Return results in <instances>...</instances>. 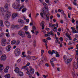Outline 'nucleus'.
I'll list each match as a JSON object with an SVG mask.
<instances>
[{
    "label": "nucleus",
    "mask_w": 78,
    "mask_h": 78,
    "mask_svg": "<svg viewBox=\"0 0 78 78\" xmlns=\"http://www.w3.org/2000/svg\"><path fill=\"white\" fill-rule=\"evenodd\" d=\"M0 10L1 12L4 11L5 12H6V16L5 17V18H6V20H8L9 18V17H11V12L9 11H8V4H5L3 9V7H1Z\"/></svg>",
    "instance_id": "obj_1"
},
{
    "label": "nucleus",
    "mask_w": 78,
    "mask_h": 78,
    "mask_svg": "<svg viewBox=\"0 0 78 78\" xmlns=\"http://www.w3.org/2000/svg\"><path fill=\"white\" fill-rule=\"evenodd\" d=\"M25 34H26L27 37H28V38L30 39V38L31 37V36L30 34L28 32L25 31V32L21 30L19 31L18 32L19 35L21 36L22 38H23L24 37H25Z\"/></svg>",
    "instance_id": "obj_2"
},
{
    "label": "nucleus",
    "mask_w": 78,
    "mask_h": 78,
    "mask_svg": "<svg viewBox=\"0 0 78 78\" xmlns=\"http://www.w3.org/2000/svg\"><path fill=\"white\" fill-rule=\"evenodd\" d=\"M43 5L45 9H42V12L40 13V15L42 18L44 17V15H45L46 13H47L48 12V7L47 4L45 3H43Z\"/></svg>",
    "instance_id": "obj_3"
},
{
    "label": "nucleus",
    "mask_w": 78,
    "mask_h": 78,
    "mask_svg": "<svg viewBox=\"0 0 78 78\" xmlns=\"http://www.w3.org/2000/svg\"><path fill=\"white\" fill-rule=\"evenodd\" d=\"M12 7L13 8H14V9H19L18 11H19L24 7V5H22L21 6H20V4L17 5L15 3H14L12 4Z\"/></svg>",
    "instance_id": "obj_4"
},
{
    "label": "nucleus",
    "mask_w": 78,
    "mask_h": 78,
    "mask_svg": "<svg viewBox=\"0 0 78 78\" xmlns=\"http://www.w3.org/2000/svg\"><path fill=\"white\" fill-rule=\"evenodd\" d=\"M21 54L20 50L19 48H16L15 50V55L16 56H19Z\"/></svg>",
    "instance_id": "obj_5"
},
{
    "label": "nucleus",
    "mask_w": 78,
    "mask_h": 78,
    "mask_svg": "<svg viewBox=\"0 0 78 78\" xmlns=\"http://www.w3.org/2000/svg\"><path fill=\"white\" fill-rule=\"evenodd\" d=\"M63 58L66 64H68V63L72 61V59L71 58L70 59H67V57L66 55H64L63 56Z\"/></svg>",
    "instance_id": "obj_6"
},
{
    "label": "nucleus",
    "mask_w": 78,
    "mask_h": 78,
    "mask_svg": "<svg viewBox=\"0 0 78 78\" xmlns=\"http://www.w3.org/2000/svg\"><path fill=\"white\" fill-rule=\"evenodd\" d=\"M6 39H5L3 38L2 39L1 42L2 45L3 47H5V46L6 45Z\"/></svg>",
    "instance_id": "obj_7"
},
{
    "label": "nucleus",
    "mask_w": 78,
    "mask_h": 78,
    "mask_svg": "<svg viewBox=\"0 0 78 78\" xmlns=\"http://www.w3.org/2000/svg\"><path fill=\"white\" fill-rule=\"evenodd\" d=\"M30 72H30V73L31 74H34V69L33 68H32V67L31 66H30Z\"/></svg>",
    "instance_id": "obj_8"
},
{
    "label": "nucleus",
    "mask_w": 78,
    "mask_h": 78,
    "mask_svg": "<svg viewBox=\"0 0 78 78\" xmlns=\"http://www.w3.org/2000/svg\"><path fill=\"white\" fill-rule=\"evenodd\" d=\"M18 21L21 23V25L22 24V25H21L20 26L21 27H22L24 25V24L23 23V20H22L21 19H19L18 20Z\"/></svg>",
    "instance_id": "obj_9"
},
{
    "label": "nucleus",
    "mask_w": 78,
    "mask_h": 78,
    "mask_svg": "<svg viewBox=\"0 0 78 78\" xmlns=\"http://www.w3.org/2000/svg\"><path fill=\"white\" fill-rule=\"evenodd\" d=\"M6 59V56L5 55H2L1 56V60L2 61H5Z\"/></svg>",
    "instance_id": "obj_10"
},
{
    "label": "nucleus",
    "mask_w": 78,
    "mask_h": 78,
    "mask_svg": "<svg viewBox=\"0 0 78 78\" xmlns=\"http://www.w3.org/2000/svg\"><path fill=\"white\" fill-rule=\"evenodd\" d=\"M11 45H9L6 47L5 49L7 51H9L11 50Z\"/></svg>",
    "instance_id": "obj_11"
},
{
    "label": "nucleus",
    "mask_w": 78,
    "mask_h": 78,
    "mask_svg": "<svg viewBox=\"0 0 78 78\" xmlns=\"http://www.w3.org/2000/svg\"><path fill=\"white\" fill-rule=\"evenodd\" d=\"M12 28H13V29H15V28H17V29H19V28H20V27H19V26L18 25H16V26L12 25Z\"/></svg>",
    "instance_id": "obj_12"
},
{
    "label": "nucleus",
    "mask_w": 78,
    "mask_h": 78,
    "mask_svg": "<svg viewBox=\"0 0 78 78\" xmlns=\"http://www.w3.org/2000/svg\"><path fill=\"white\" fill-rule=\"evenodd\" d=\"M17 16V14L16 13H14L12 14V19H14Z\"/></svg>",
    "instance_id": "obj_13"
},
{
    "label": "nucleus",
    "mask_w": 78,
    "mask_h": 78,
    "mask_svg": "<svg viewBox=\"0 0 78 78\" xmlns=\"http://www.w3.org/2000/svg\"><path fill=\"white\" fill-rule=\"evenodd\" d=\"M48 53L49 55H53V53H55V51L54 50H52V51H48Z\"/></svg>",
    "instance_id": "obj_14"
},
{
    "label": "nucleus",
    "mask_w": 78,
    "mask_h": 78,
    "mask_svg": "<svg viewBox=\"0 0 78 78\" xmlns=\"http://www.w3.org/2000/svg\"><path fill=\"white\" fill-rule=\"evenodd\" d=\"M77 63H76V64H74V66L75 67V68L76 69H77V68H78V61H77Z\"/></svg>",
    "instance_id": "obj_15"
},
{
    "label": "nucleus",
    "mask_w": 78,
    "mask_h": 78,
    "mask_svg": "<svg viewBox=\"0 0 78 78\" xmlns=\"http://www.w3.org/2000/svg\"><path fill=\"white\" fill-rule=\"evenodd\" d=\"M30 72H29V71H28L27 72H26V73L27 74V75H29V78H32V77L31 76V74L30 73Z\"/></svg>",
    "instance_id": "obj_16"
},
{
    "label": "nucleus",
    "mask_w": 78,
    "mask_h": 78,
    "mask_svg": "<svg viewBox=\"0 0 78 78\" xmlns=\"http://www.w3.org/2000/svg\"><path fill=\"white\" fill-rule=\"evenodd\" d=\"M47 34H50L51 36H53L54 35L53 34V32L52 30H51L50 32L47 33Z\"/></svg>",
    "instance_id": "obj_17"
},
{
    "label": "nucleus",
    "mask_w": 78,
    "mask_h": 78,
    "mask_svg": "<svg viewBox=\"0 0 78 78\" xmlns=\"http://www.w3.org/2000/svg\"><path fill=\"white\" fill-rule=\"evenodd\" d=\"M66 36L69 38V40L72 41V39L71 38V37L70 36V35H67V34H66Z\"/></svg>",
    "instance_id": "obj_18"
},
{
    "label": "nucleus",
    "mask_w": 78,
    "mask_h": 78,
    "mask_svg": "<svg viewBox=\"0 0 78 78\" xmlns=\"http://www.w3.org/2000/svg\"><path fill=\"white\" fill-rule=\"evenodd\" d=\"M32 59H33L32 61H35L36 59H37V57H35V56H31Z\"/></svg>",
    "instance_id": "obj_19"
},
{
    "label": "nucleus",
    "mask_w": 78,
    "mask_h": 78,
    "mask_svg": "<svg viewBox=\"0 0 78 78\" xmlns=\"http://www.w3.org/2000/svg\"><path fill=\"white\" fill-rule=\"evenodd\" d=\"M73 72H72V75L73 77H75V69H73Z\"/></svg>",
    "instance_id": "obj_20"
},
{
    "label": "nucleus",
    "mask_w": 78,
    "mask_h": 78,
    "mask_svg": "<svg viewBox=\"0 0 78 78\" xmlns=\"http://www.w3.org/2000/svg\"><path fill=\"white\" fill-rule=\"evenodd\" d=\"M4 77L5 78H10V75L9 74H6L4 76Z\"/></svg>",
    "instance_id": "obj_21"
},
{
    "label": "nucleus",
    "mask_w": 78,
    "mask_h": 78,
    "mask_svg": "<svg viewBox=\"0 0 78 78\" xmlns=\"http://www.w3.org/2000/svg\"><path fill=\"white\" fill-rule=\"evenodd\" d=\"M47 13L45 15H44V16L46 15V20H48L50 19V16H48L47 15H46Z\"/></svg>",
    "instance_id": "obj_22"
},
{
    "label": "nucleus",
    "mask_w": 78,
    "mask_h": 78,
    "mask_svg": "<svg viewBox=\"0 0 78 78\" xmlns=\"http://www.w3.org/2000/svg\"><path fill=\"white\" fill-rule=\"evenodd\" d=\"M27 9L26 8H24L22 10V12H23V13L25 12Z\"/></svg>",
    "instance_id": "obj_23"
},
{
    "label": "nucleus",
    "mask_w": 78,
    "mask_h": 78,
    "mask_svg": "<svg viewBox=\"0 0 78 78\" xmlns=\"http://www.w3.org/2000/svg\"><path fill=\"white\" fill-rule=\"evenodd\" d=\"M16 41L15 40H13L11 42V44L12 45H14L15 44H16Z\"/></svg>",
    "instance_id": "obj_24"
},
{
    "label": "nucleus",
    "mask_w": 78,
    "mask_h": 78,
    "mask_svg": "<svg viewBox=\"0 0 78 78\" xmlns=\"http://www.w3.org/2000/svg\"><path fill=\"white\" fill-rule=\"evenodd\" d=\"M0 24L1 25V26L2 27H3V22L2 20H1L0 21Z\"/></svg>",
    "instance_id": "obj_25"
},
{
    "label": "nucleus",
    "mask_w": 78,
    "mask_h": 78,
    "mask_svg": "<svg viewBox=\"0 0 78 78\" xmlns=\"http://www.w3.org/2000/svg\"><path fill=\"white\" fill-rule=\"evenodd\" d=\"M4 72L5 73H8V69L5 68L4 70Z\"/></svg>",
    "instance_id": "obj_26"
},
{
    "label": "nucleus",
    "mask_w": 78,
    "mask_h": 78,
    "mask_svg": "<svg viewBox=\"0 0 78 78\" xmlns=\"http://www.w3.org/2000/svg\"><path fill=\"white\" fill-rule=\"evenodd\" d=\"M27 59H28V60H30V59H32L31 56H30V55H28L27 57Z\"/></svg>",
    "instance_id": "obj_27"
},
{
    "label": "nucleus",
    "mask_w": 78,
    "mask_h": 78,
    "mask_svg": "<svg viewBox=\"0 0 78 78\" xmlns=\"http://www.w3.org/2000/svg\"><path fill=\"white\" fill-rule=\"evenodd\" d=\"M19 75L22 76H23V72H20L19 73Z\"/></svg>",
    "instance_id": "obj_28"
},
{
    "label": "nucleus",
    "mask_w": 78,
    "mask_h": 78,
    "mask_svg": "<svg viewBox=\"0 0 78 78\" xmlns=\"http://www.w3.org/2000/svg\"><path fill=\"white\" fill-rule=\"evenodd\" d=\"M41 56H42V55H43V54H44V50H41Z\"/></svg>",
    "instance_id": "obj_29"
},
{
    "label": "nucleus",
    "mask_w": 78,
    "mask_h": 78,
    "mask_svg": "<svg viewBox=\"0 0 78 78\" xmlns=\"http://www.w3.org/2000/svg\"><path fill=\"white\" fill-rule=\"evenodd\" d=\"M53 24L52 23H49V27H53Z\"/></svg>",
    "instance_id": "obj_30"
},
{
    "label": "nucleus",
    "mask_w": 78,
    "mask_h": 78,
    "mask_svg": "<svg viewBox=\"0 0 78 78\" xmlns=\"http://www.w3.org/2000/svg\"><path fill=\"white\" fill-rule=\"evenodd\" d=\"M28 28L27 27V26H25V27L24 28V30L25 31H27L28 30Z\"/></svg>",
    "instance_id": "obj_31"
},
{
    "label": "nucleus",
    "mask_w": 78,
    "mask_h": 78,
    "mask_svg": "<svg viewBox=\"0 0 78 78\" xmlns=\"http://www.w3.org/2000/svg\"><path fill=\"white\" fill-rule=\"evenodd\" d=\"M14 71L16 73H19V72L20 71V70H14Z\"/></svg>",
    "instance_id": "obj_32"
},
{
    "label": "nucleus",
    "mask_w": 78,
    "mask_h": 78,
    "mask_svg": "<svg viewBox=\"0 0 78 78\" xmlns=\"http://www.w3.org/2000/svg\"><path fill=\"white\" fill-rule=\"evenodd\" d=\"M0 69H0V70H2V68L3 67V65L0 64Z\"/></svg>",
    "instance_id": "obj_33"
},
{
    "label": "nucleus",
    "mask_w": 78,
    "mask_h": 78,
    "mask_svg": "<svg viewBox=\"0 0 78 78\" xmlns=\"http://www.w3.org/2000/svg\"><path fill=\"white\" fill-rule=\"evenodd\" d=\"M63 14V16H65L64 17L65 19L66 20H67V17H66V15L64 13V14Z\"/></svg>",
    "instance_id": "obj_34"
},
{
    "label": "nucleus",
    "mask_w": 78,
    "mask_h": 78,
    "mask_svg": "<svg viewBox=\"0 0 78 78\" xmlns=\"http://www.w3.org/2000/svg\"><path fill=\"white\" fill-rule=\"evenodd\" d=\"M25 1V2L27 3V2H28V0H21V1L22 2V3H23V2H24V1Z\"/></svg>",
    "instance_id": "obj_35"
},
{
    "label": "nucleus",
    "mask_w": 78,
    "mask_h": 78,
    "mask_svg": "<svg viewBox=\"0 0 78 78\" xmlns=\"http://www.w3.org/2000/svg\"><path fill=\"white\" fill-rule=\"evenodd\" d=\"M35 74L37 75L38 76H39L40 75V74L39 73V72H37V73H35Z\"/></svg>",
    "instance_id": "obj_36"
},
{
    "label": "nucleus",
    "mask_w": 78,
    "mask_h": 78,
    "mask_svg": "<svg viewBox=\"0 0 78 78\" xmlns=\"http://www.w3.org/2000/svg\"><path fill=\"white\" fill-rule=\"evenodd\" d=\"M60 41H63V38L62 37H60L59 38Z\"/></svg>",
    "instance_id": "obj_37"
},
{
    "label": "nucleus",
    "mask_w": 78,
    "mask_h": 78,
    "mask_svg": "<svg viewBox=\"0 0 78 78\" xmlns=\"http://www.w3.org/2000/svg\"><path fill=\"white\" fill-rule=\"evenodd\" d=\"M54 53H53L54 54H56V55H57V54H58L59 53L58 52V51H55L54 50Z\"/></svg>",
    "instance_id": "obj_38"
},
{
    "label": "nucleus",
    "mask_w": 78,
    "mask_h": 78,
    "mask_svg": "<svg viewBox=\"0 0 78 78\" xmlns=\"http://www.w3.org/2000/svg\"><path fill=\"white\" fill-rule=\"evenodd\" d=\"M60 56V55H59V54H56V55H55V57H56V58H58Z\"/></svg>",
    "instance_id": "obj_39"
},
{
    "label": "nucleus",
    "mask_w": 78,
    "mask_h": 78,
    "mask_svg": "<svg viewBox=\"0 0 78 78\" xmlns=\"http://www.w3.org/2000/svg\"><path fill=\"white\" fill-rule=\"evenodd\" d=\"M47 41L45 40V39H44L43 40V42L44 43H47Z\"/></svg>",
    "instance_id": "obj_40"
},
{
    "label": "nucleus",
    "mask_w": 78,
    "mask_h": 78,
    "mask_svg": "<svg viewBox=\"0 0 78 78\" xmlns=\"http://www.w3.org/2000/svg\"><path fill=\"white\" fill-rule=\"evenodd\" d=\"M27 69V66H24L22 67V69Z\"/></svg>",
    "instance_id": "obj_41"
},
{
    "label": "nucleus",
    "mask_w": 78,
    "mask_h": 78,
    "mask_svg": "<svg viewBox=\"0 0 78 78\" xmlns=\"http://www.w3.org/2000/svg\"><path fill=\"white\" fill-rule=\"evenodd\" d=\"M16 45H19V44H20V41H17L16 42Z\"/></svg>",
    "instance_id": "obj_42"
},
{
    "label": "nucleus",
    "mask_w": 78,
    "mask_h": 78,
    "mask_svg": "<svg viewBox=\"0 0 78 78\" xmlns=\"http://www.w3.org/2000/svg\"><path fill=\"white\" fill-rule=\"evenodd\" d=\"M31 51H27V54L28 55H30V54H31Z\"/></svg>",
    "instance_id": "obj_43"
},
{
    "label": "nucleus",
    "mask_w": 78,
    "mask_h": 78,
    "mask_svg": "<svg viewBox=\"0 0 78 78\" xmlns=\"http://www.w3.org/2000/svg\"><path fill=\"white\" fill-rule=\"evenodd\" d=\"M33 29L34 30V31H36V27H35V26H34L33 28Z\"/></svg>",
    "instance_id": "obj_44"
},
{
    "label": "nucleus",
    "mask_w": 78,
    "mask_h": 78,
    "mask_svg": "<svg viewBox=\"0 0 78 78\" xmlns=\"http://www.w3.org/2000/svg\"><path fill=\"white\" fill-rule=\"evenodd\" d=\"M3 36H4V34L3 33H1V34L0 37H3Z\"/></svg>",
    "instance_id": "obj_45"
},
{
    "label": "nucleus",
    "mask_w": 78,
    "mask_h": 78,
    "mask_svg": "<svg viewBox=\"0 0 78 78\" xmlns=\"http://www.w3.org/2000/svg\"><path fill=\"white\" fill-rule=\"evenodd\" d=\"M5 67L6 68L5 69H8V70L9 69V67L8 66H6Z\"/></svg>",
    "instance_id": "obj_46"
},
{
    "label": "nucleus",
    "mask_w": 78,
    "mask_h": 78,
    "mask_svg": "<svg viewBox=\"0 0 78 78\" xmlns=\"http://www.w3.org/2000/svg\"><path fill=\"white\" fill-rule=\"evenodd\" d=\"M20 61H21V59L20 58H19V59H18L17 60V62H20Z\"/></svg>",
    "instance_id": "obj_47"
},
{
    "label": "nucleus",
    "mask_w": 78,
    "mask_h": 78,
    "mask_svg": "<svg viewBox=\"0 0 78 78\" xmlns=\"http://www.w3.org/2000/svg\"><path fill=\"white\" fill-rule=\"evenodd\" d=\"M20 70V69H19V68L18 67H16L15 69V70Z\"/></svg>",
    "instance_id": "obj_48"
},
{
    "label": "nucleus",
    "mask_w": 78,
    "mask_h": 78,
    "mask_svg": "<svg viewBox=\"0 0 78 78\" xmlns=\"http://www.w3.org/2000/svg\"><path fill=\"white\" fill-rule=\"evenodd\" d=\"M5 24H9V23L8 21H7L5 22Z\"/></svg>",
    "instance_id": "obj_49"
},
{
    "label": "nucleus",
    "mask_w": 78,
    "mask_h": 78,
    "mask_svg": "<svg viewBox=\"0 0 78 78\" xmlns=\"http://www.w3.org/2000/svg\"><path fill=\"white\" fill-rule=\"evenodd\" d=\"M45 66H46V67H49V65H48V63H46L45 64Z\"/></svg>",
    "instance_id": "obj_50"
},
{
    "label": "nucleus",
    "mask_w": 78,
    "mask_h": 78,
    "mask_svg": "<svg viewBox=\"0 0 78 78\" xmlns=\"http://www.w3.org/2000/svg\"><path fill=\"white\" fill-rule=\"evenodd\" d=\"M57 16L58 17V18L60 17V15H59V14L58 13L57 14Z\"/></svg>",
    "instance_id": "obj_51"
},
{
    "label": "nucleus",
    "mask_w": 78,
    "mask_h": 78,
    "mask_svg": "<svg viewBox=\"0 0 78 78\" xmlns=\"http://www.w3.org/2000/svg\"><path fill=\"white\" fill-rule=\"evenodd\" d=\"M58 11L59 12H61V11H62V10L60 9H59L58 10Z\"/></svg>",
    "instance_id": "obj_52"
},
{
    "label": "nucleus",
    "mask_w": 78,
    "mask_h": 78,
    "mask_svg": "<svg viewBox=\"0 0 78 78\" xmlns=\"http://www.w3.org/2000/svg\"><path fill=\"white\" fill-rule=\"evenodd\" d=\"M45 2L47 3H49V0H45Z\"/></svg>",
    "instance_id": "obj_53"
},
{
    "label": "nucleus",
    "mask_w": 78,
    "mask_h": 78,
    "mask_svg": "<svg viewBox=\"0 0 78 78\" xmlns=\"http://www.w3.org/2000/svg\"><path fill=\"white\" fill-rule=\"evenodd\" d=\"M9 33H8V34L7 33H6V34H6V36L7 37H9Z\"/></svg>",
    "instance_id": "obj_54"
},
{
    "label": "nucleus",
    "mask_w": 78,
    "mask_h": 78,
    "mask_svg": "<svg viewBox=\"0 0 78 78\" xmlns=\"http://www.w3.org/2000/svg\"><path fill=\"white\" fill-rule=\"evenodd\" d=\"M30 65V63L29 62L27 63L26 64V66H29Z\"/></svg>",
    "instance_id": "obj_55"
},
{
    "label": "nucleus",
    "mask_w": 78,
    "mask_h": 78,
    "mask_svg": "<svg viewBox=\"0 0 78 78\" xmlns=\"http://www.w3.org/2000/svg\"><path fill=\"white\" fill-rule=\"evenodd\" d=\"M36 35H37V34H38V33H39V31H38L37 30L36 32Z\"/></svg>",
    "instance_id": "obj_56"
},
{
    "label": "nucleus",
    "mask_w": 78,
    "mask_h": 78,
    "mask_svg": "<svg viewBox=\"0 0 78 78\" xmlns=\"http://www.w3.org/2000/svg\"><path fill=\"white\" fill-rule=\"evenodd\" d=\"M64 13V11L63 10H62L61 12V14H63Z\"/></svg>",
    "instance_id": "obj_57"
},
{
    "label": "nucleus",
    "mask_w": 78,
    "mask_h": 78,
    "mask_svg": "<svg viewBox=\"0 0 78 78\" xmlns=\"http://www.w3.org/2000/svg\"><path fill=\"white\" fill-rule=\"evenodd\" d=\"M53 61H54V60L53 59V58H52L51 59L50 62H53Z\"/></svg>",
    "instance_id": "obj_58"
},
{
    "label": "nucleus",
    "mask_w": 78,
    "mask_h": 78,
    "mask_svg": "<svg viewBox=\"0 0 78 78\" xmlns=\"http://www.w3.org/2000/svg\"><path fill=\"white\" fill-rule=\"evenodd\" d=\"M68 9L69 10H72V7L70 6L68 7Z\"/></svg>",
    "instance_id": "obj_59"
},
{
    "label": "nucleus",
    "mask_w": 78,
    "mask_h": 78,
    "mask_svg": "<svg viewBox=\"0 0 78 78\" xmlns=\"http://www.w3.org/2000/svg\"><path fill=\"white\" fill-rule=\"evenodd\" d=\"M47 40H51V38H50V37H48L47 39Z\"/></svg>",
    "instance_id": "obj_60"
},
{
    "label": "nucleus",
    "mask_w": 78,
    "mask_h": 78,
    "mask_svg": "<svg viewBox=\"0 0 78 78\" xmlns=\"http://www.w3.org/2000/svg\"><path fill=\"white\" fill-rule=\"evenodd\" d=\"M75 20H74V19H73L72 20V22L73 23H75Z\"/></svg>",
    "instance_id": "obj_61"
},
{
    "label": "nucleus",
    "mask_w": 78,
    "mask_h": 78,
    "mask_svg": "<svg viewBox=\"0 0 78 78\" xmlns=\"http://www.w3.org/2000/svg\"><path fill=\"white\" fill-rule=\"evenodd\" d=\"M27 56L26 55H23V56H22V58H25Z\"/></svg>",
    "instance_id": "obj_62"
},
{
    "label": "nucleus",
    "mask_w": 78,
    "mask_h": 78,
    "mask_svg": "<svg viewBox=\"0 0 78 78\" xmlns=\"http://www.w3.org/2000/svg\"><path fill=\"white\" fill-rule=\"evenodd\" d=\"M76 55H78V51H76Z\"/></svg>",
    "instance_id": "obj_63"
},
{
    "label": "nucleus",
    "mask_w": 78,
    "mask_h": 78,
    "mask_svg": "<svg viewBox=\"0 0 78 78\" xmlns=\"http://www.w3.org/2000/svg\"><path fill=\"white\" fill-rule=\"evenodd\" d=\"M44 22L42 21L41 22V24H42V25H44Z\"/></svg>",
    "instance_id": "obj_64"
}]
</instances>
